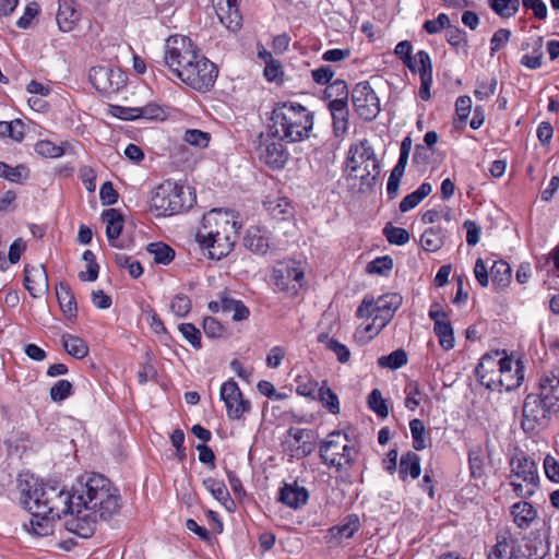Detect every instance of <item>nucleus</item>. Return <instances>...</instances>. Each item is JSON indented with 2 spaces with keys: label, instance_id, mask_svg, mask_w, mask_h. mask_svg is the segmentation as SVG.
Returning a JSON list of instances; mask_svg holds the SVG:
<instances>
[{
  "label": "nucleus",
  "instance_id": "63",
  "mask_svg": "<svg viewBox=\"0 0 559 559\" xmlns=\"http://www.w3.org/2000/svg\"><path fill=\"white\" fill-rule=\"evenodd\" d=\"M203 330L207 337L219 338L224 335L223 324L213 317H205L203 320Z\"/></svg>",
  "mask_w": 559,
  "mask_h": 559
},
{
  "label": "nucleus",
  "instance_id": "51",
  "mask_svg": "<svg viewBox=\"0 0 559 559\" xmlns=\"http://www.w3.org/2000/svg\"><path fill=\"white\" fill-rule=\"evenodd\" d=\"M491 10L501 17L514 16L520 8V0H488Z\"/></svg>",
  "mask_w": 559,
  "mask_h": 559
},
{
  "label": "nucleus",
  "instance_id": "27",
  "mask_svg": "<svg viewBox=\"0 0 559 559\" xmlns=\"http://www.w3.org/2000/svg\"><path fill=\"white\" fill-rule=\"evenodd\" d=\"M497 543L493 546L488 559H520L518 557L516 540L510 532L504 531L497 534Z\"/></svg>",
  "mask_w": 559,
  "mask_h": 559
},
{
  "label": "nucleus",
  "instance_id": "17",
  "mask_svg": "<svg viewBox=\"0 0 559 559\" xmlns=\"http://www.w3.org/2000/svg\"><path fill=\"white\" fill-rule=\"evenodd\" d=\"M219 397L225 403L227 417L231 420H239L251 409L250 401L243 399V395L234 379L222 384Z\"/></svg>",
  "mask_w": 559,
  "mask_h": 559
},
{
  "label": "nucleus",
  "instance_id": "61",
  "mask_svg": "<svg viewBox=\"0 0 559 559\" xmlns=\"http://www.w3.org/2000/svg\"><path fill=\"white\" fill-rule=\"evenodd\" d=\"M183 140L198 147H206L210 142V134L197 129H189L185 132Z\"/></svg>",
  "mask_w": 559,
  "mask_h": 559
},
{
  "label": "nucleus",
  "instance_id": "32",
  "mask_svg": "<svg viewBox=\"0 0 559 559\" xmlns=\"http://www.w3.org/2000/svg\"><path fill=\"white\" fill-rule=\"evenodd\" d=\"M524 379V364L521 360H516L515 370L513 372H507L504 374H499L497 380H490L491 386L498 391H512L519 388Z\"/></svg>",
  "mask_w": 559,
  "mask_h": 559
},
{
  "label": "nucleus",
  "instance_id": "2",
  "mask_svg": "<svg viewBox=\"0 0 559 559\" xmlns=\"http://www.w3.org/2000/svg\"><path fill=\"white\" fill-rule=\"evenodd\" d=\"M271 135L287 143L309 138L313 127V114L298 103L277 104L271 117Z\"/></svg>",
  "mask_w": 559,
  "mask_h": 559
},
{
  "label": "nucleus",
  "instance_id": "31",
  "mask_svg": "<svg viewBox=\"0 0 559 559\" xmlns=\"http://www.w3.org/2000/svg\"><path fill=\"white\" fill-rule=\"evenodd\" d=\"M102 219L106 224V236L112 247H121L116 240L123 228V217L116 209H108L102 213Z\"/></svg>",
  "mask_w": 559,
  "mask_h": 559
},
{
  "label": "nucleus",
  "instance_id": "36",
  "mask_svg": "<svg viewBox=\"0 0 559 559\" xmlns=\"http://www.w3.org/2000/svg\"><path fill=\"white\" fill-rule=\"evenodd\" d=\"M223 312L231 313L234 321L247 320L250 316L249 308L241 301L231 298L228 294H223Z\"/></svg>",
  "mask_w": 559,
  "mask_h": 559
},
{
  "label": "nucleus",
  "instance_id": "18",
  "mask_svg": "<svg viewBox=\"0 0 559 559\" xmlns=\"http://www.w3.org/2000/svg\"><path fill=\"white\" fill-rule=\"evenodd\" d=\"M237 222L228 211L212 210L203 216L202 226L199 230H218L219 235H237L238 229Z\"/></svg>",
  "mask_w": 559,
  "mask_h": 559
},
{
  "label": "nucleus",
  "instance_id": "14",
  "mask_svg": "<svg viewBox=\"0 0 559 559\" xmlns=\"http://www.w3.org/2000/svg\"><path fill=\"white\" fill-rule=\"evenodd\" d=\"M355 112L364 120L371 121L380 112V99L369 82L358 83L352 92Z\"/></svg>",
  "mask_w": 559,
  "mask_h": 559
},
{
  "label": "nucleus",
  "instance_id": "16",
  "mask_svg": "<svg viewBox=\"0 0 559 559\" xmlns=\"http://www.w3.org/2000/svg\"><path fill=\"white\" fill-rule=\"evenodd\" d=\"M195 239L202 249H206L209 258L221 260L233 250L236 235H219L218 230H198Z\"/></svg>",
  "mask_w": 559,
  "mask_h": 559
},
{
  "label": "nucleus",
  "instance_id": "6",
  "mask_svg": "<svg viewBox=\"0 0 559 559\" xmlns=\"http://www.w3.org/2000/svg\"><path fill=\"white\" fill-rule=\"evenodd\" d=\"M355 449L348 436L343 431H333L321 442L320 457L324 464L341 471L353 463Z\"/></svg>",
  "mask_w": 559,
  "mask_h": 559
},
{
  "label": "nucleus",
  "instance_id": "57",
  "mask_svg": "<svg viewBox=\"0 0 559 559\" xmlns=\"http://www.w3.org/2000/svg\"><path fill=\"white\" fill-rule=\"evenodd\" d=\"M73 386L68 380L57 381L50 389L49 395L53 402H61L72 394Z\"/></svg>",
  "mask_w": 559,
  "mask_h": 559
},
{
  "label": "nucleus",
  "instance_id": "20",
  "mask_svg": "<svg viewBox=\"0 0 559 559\" xmlns=\"http://www.w3.org/2000/svg\"><path fill=\"white\" fill-rule=\"evenodd\" d=\"M212 5L219 22L229 31L237 32L242 26V16L238 0H212Z\"/></svg>",
  "mask_w": 559,
  "mask_h": 559
},
{
  "label": "nucleus",
  "instance_id": "33",
  "mask_svg": "<svg viewBox=\"0 0 559 559\" xmlns=\"http://www.w3.org/2000/svg\"><path fill=\"white\" fill-rule=\"evenodd\" d=\"M329 109L333 119L335 136H343L348 129L349 111L347 103L329 102Z\"/></svg>",
  "mask_w": 559,
  "mask_h": 559
},
{
  "label": "nucleus",
  "instance_id": "48",
  "mask_svg": "<svg viewBox=\"0 0 559 559\" xmlns=\"http://www.w3.org/2000/svg\"><path fill=\"white\" fill-rule=\"evenodd\" d=\"M147 251L153 254L155 263L167 265L175 258V250L164 242H152Z\"/></svg>",
  "mask_w": 559,
  "mask_h": 559
},
{
  "label": "nucleus",
  "instance_id": "29",
  "mask_svg": "<svg viewBox=\"0 0 559 559\" xmlns=\"http://www.w3.org/2000/svg\"><path fill=\"white\" fill-rule=\"evenodd\" d=\"M288 433L298 444L294 450V457L302 459L310 455L314 451L316 444L313 430L302 428H290L288 430Z\"/></svg>",
  "mask_w": 559,
  "mask_h": 559
},
{
  "label": "nucleus",
  "instance_id": "44",
  "mask_svg": "<svg viewBox=\"0 0 559 559\" xmlns=\"http://www.w3.org/2000/svg\"><path fill=\"white\" fill-rule=\"evenodd\" d=\"M409 429L413 438V447L416 451H421L430 444V438L420 419L416 418L411 420Z\"/></svg>",
  "mask_w": 559,
  "mask_h": 559
},
{
  "label": "nucleus",
  "instance_id": "37",
  "mask_svg": "<svg viewBox=\"0 0 559 559\" xmlns=\"http://www.w3.org/2000/svg\"><path fill=\"white\" fill-rule=\"evenodd\" d=\"M359 525V518L356 514H349L342 524L331 527L329 534L334 538H350L358 531Z\"/></svg>",
  "mask_w": 559,
  "mask_h": 559
},
{
  "label": "nucleus",
  "instance_id": "58",
  "mask_svg": "<svg viewBox=\"0 0 559 559\" xmlns=\"http://www.w3.org/2000/svg\"><path fill=\"white\" fill-rule=\"evenodd\" d=\"M269 211L275 219H286L293 215V207L285 199L269 203Z\"/></svg>",
  "mask_w": 559,
  "mask_h": 559
},
{
  "label": "nucleus",
  "instance_id": "56",
  "mask_svg": "<svg viewBox=\"0 0 559 559\" xmlns=\"http://www.w3.org/2000/svg\"><path fill=\"white\" fill-rule=\"evenodd\" d=\"M191 307V299L182 293L177 294L170 302L171 312L180 318L186 317L190 312Z\"/></svg>",
  "mask_w": 559,
  "mask_h": 559
},
{
  "label": "nucleus",
  "instance_id": "11",
  "mask_svg": "<svg viewBox=\"0 0 559 559\" xmlns=\"http://www.w3.org/2000/svg\"><path fill=\"white\" fill-rule=\"evenodd\" d=\"M272 278L280 290L289 296H296L304 286L305 273L299 262L286 260L276 263Z\"/></svg>",
  "mask_w": 559,
  "mask_h": 559
},
{
  "label": "nucleus",
  "instance_id": "43",
  "mask_svg": "<svg viewBox=\"0 0 559 559\" xmlns=\"http://www.w3.org/2000/svg\"><path fill=\"white\" fill-rule=\"evenodd\" d=\"M399 473L404 480L407 475L417 478L420 475V459L416 453L408 452L401 457Z\"/></svg>",
  "mask_w": 559,
  "mask_h": 559
},
{
  "label": "nucleus",
  "instance_id": "10",
  "mask_svg": "<svg viewBox=\"0 0 559 559\" xmlns=\"http://www.w3.org/2000/svg\"><path fill=\"white\" fill-rule=\"evenodd\" d=\"M552 406L545 400L542 393L528 394L523 403L521 426L527 433L535 432L538 428L546 427Z\"/></svg>",
  "mask_w": 559,
  "mask_h": 559
},
{
  "label": "nucleus",
  "instance_id": "46",
  "mask_svg": "<svg viewBox=\"0 0 559 559\" xmlns=\"http://www.w3.org/2000/svg\"><path fill=\"white\" fill-rule=\"evenodd\" d=\"M420 245L425 251L436 252L443 245V235L441 228H428L420 238Z\"/></svg>",
  "mask_w": 559,
  "mask_h": 559
},
{
  "label": "nucleus",
  "instance_id": "13",
  "mask_svg": "<svg viewBox=\"0 0 559 559\" xmlns=\"http://www.w3.org/2000/svg\"><path fill=\"white\" fill-rule=\"evenodd\" d=\"M90 82L100 93L115 94L126 86L127 76L111 66H96L90 70Z\"/></svg>",
  "mask_w": 559,
  "mask_h": 559
},
{
  "label": "nucleus",
  "instance_id": "25",
  "mask_svg": "<svg viewBox=\"0 0 559 559\" xmlns=\"http://www.w3.org/2000/svg\"><path fill=\"white\" fill-rule=\"evenodd\" d=\"M308 499V490L305 487L299 486L297 481L290 484L284 483L280 490L278 501L295 510L305 506Z\"/></svg>",
  "mask_w": 559,
  "mask_h": 559
},
{
  "label": "nucleus",
  "instance_id": "30",
  "mask_svg": "<svg viewBox=\"0 0 559 559\" xmlns=\"http://www.w3.org/2000/svg\"><path fill=\"white\" fill-rule=\"evenodd\" d=\"M56 20L62 32H71L80 20V13L75 9L73 0H59Z\"/></svg>",
  "mask_w": 559,
  "mask_h": 559
},
{
  "label": "nucleus",
  "instance_id": "52",
  "mask_svg": "<svg viewBox=\"0 0 559 559\" xmlns=\"http://www.w3.org/2000/svg\"><path fill=\"white\" fill-rule=\"evenodd\" d=\"M324 94L330 102L347 103L349 93L345 81L337 79L326 86Z\"/></svg>",
  "mask_w": 559,
  "mask_h": 559
},
{
  "label": "nucleus",
  "instance_id": "40",
  "mask_svg": "<svg viewBox=\"0 0 559 559\" xmlns=\"http://www.w3.org/2000/svg\"><path fill=\"white\" fill-rule=\"evenodd\" d=\"M61 342L64 350L76 359H83L88 355L86 343L78 336L63 334Z\"/></svg>",
  "mask_w": 559,
  "mask_h": 559
},
{
  "label": "nucleus",
  "instance_id": "59",
  "mask_svg": "<svg viewBox=\"0 0 559 559\" xmlns=\"http://www.w3.org/2000/svg\"><path fill=\"white\" fill-rule=\"evenodd\" d=\"M182 336L197 349L201 348V333L192 323H181L178 326Z\"/></svg>",
  "mask_w": 559,
  "mask_h": 559
},
{
  "label": "nucleus",
  "instance_id": "55",
  "mask_svg": "<svg viewBox=\"0 0 559 559\" xmlns=\"http://www.w3.org/2000/svg\"><path fill=\"white\" fill-rule=\"evenodd\" d=\"M35 152L46 158H57L63 155L64 151L61 146L56 145L51 141L41 140L35 144Z\"/></svg>",
  "mask_w": 559,
  "mask_h": 559
},
{
  "label": "nucleus",
  "instance_id": "4",
  "mask_svg": "<svg viewBox=\"0 0 559 559\" xmlns=\"http://www.w3.org/2000/svg\"><path fill=\"white\" fill-rule=\"evenodd\" d=\"M345 173L348 179L360 181L359 191L376 183L381 167L367 140L350 145L345 160Z\"/></svg>",
  "mask_w": 559,
  "mask_h": 559
},
{
  "label": "nucleus",
  "instance_id": "23",
  "mask_svg": "<svg viewBox=\"0 0 559 559\" xmlns=\"http://www.w3.org/2000/svg\"><path fill=\"white\" fill-rule=\"evenodd\" d=\"M24 286L36 298L48 290V275L43 264L25 265Z\"/></svg>",
  "mask_w": 559,
  "mask_h": 559
},
{
  "label": "nucleus",
  "instance_id": "45",
  "mask_svg": "<svg viewBox=\"0 0 559 559\" xmlns=\"http://www.w3.org/2000/svg\"><path fill=\"white\" fill-rule=\"evenodd\" d=\"M539 390L545 400L554 407L556 402H559V372L558 376L552 374L542 379Z\"/></svg>",
  "mask_w": 559,
  "mask_h": 559
},
{
  "label": "nucleus",
  "instance_id": "15",
  "mask_svg": "<svg viewBox=\"0 0 559 559\" xmlns=\"http://www.w3.org/2000/svg\"><path fill=\"white\" fill-rule=\"evenodd\" d=\"M20 500L23 507L31 512L32 515H41V507L47 500L46 492L48 487L44 486L34 476H26L19 479Z\"/></svg>",
  "mask_w": 559,
  "mask_h": 559
},
{
  "label": "nucleus",
  "instance_id": "41",
  "mask_svg": "<svg viewBox=\"0 0 559 559\" xmlns=\"http://www.w3.org/2000/svg\"><path fill=\"white\" fill-rule=\"evenodd\" d=\"M316 397L331 414H340L341 406L338 396L330 386L326 385V381H323L322 385L318 389V395Z\"/></svg>",
  "mask_w": 559,
  "mask_h": 559
},
{
  "label": "nucleus",
  "instance_id": "9",
  "mask_svg": "<svg viewBox=\"0 0 559 559\" xmlns=\"http://www.w3.org/2000/svg\"><path fill=\"white\" fill-rule=\"evenodd\" d=\"M382 296L378 297L377 300L372 296H365L361 305L357 309V316L359 318L372 319L371 322L361 324L355 332V337L360 343H368L380 331L384 328V317L382 316V307L379 302L382 300Z\"/></svg>",
  "mask_w": 559,
  "mask_h": 559
},
{
  "label": "nucleus",
  "instance_id": "3",
  "mask_svg": "<svg viewBox=\"0 0 559 559\" xmlns=\"http://www.w3.org/2000/svg\"><path fill=\"white\" fill-rule=\"evenodd\" d=\"M195 202V194L188 186L165 180L152 192L150 210L156 216H173L189 210Z\"/></svg>",
  "mask_w": 559,
  "mask_h": 559
},
{
  "label": "nucleus",
  "instance_id": "26",
  "mask_svg": "<svg viewBox=\"0 0 559 559\" xmlns=\"http://www.w3.org/2000/svg\"><path fill=\"white\" fill-rule=\"evenodd\" d=\"M512 473L524 483L528 484L532 488L538 486L537 467L534 461L526 456H516L511 461Z\"/></svg>",
  "mask_w": 559,
  "mask_h": 559
},
{
  "label": "nucleus",
  "instance_id": "8",
  "mask_svg": "<svg viewBox=\"0 0 559 559\" xmlns=\"http://www.w3.org/2000/svg\"><path fill=\"white\" fill-rule=\"evenodd\" d=\"M218 70L215 63L199 53L186 69L178 72V79L198 92H206L214 86Z\"/></svg>",
  "mask_w": 559,
  "mask_h": 559
},
{
  "label": "nucleus",
  "instance_id": "50",
  "mask_svg": "<svg viewBox=\"0 0 559 559\" xmlns=\"http://www.w3.org/2000/svg\"><path fill=\"white\" fill-rule=\"evenodd\" d=\"M491 281L498 287H506L511 281V266L506 261H496L490 270Z\"/></svg>",
  "mask_w": 559,
  "mask_h": 559
},
{
  "label": "nucleus",
  "instance_id": "22",
  "mask_svg": "<svg viewBox=\"0 0 559 559\" xmlns=\"http://www.w3.org/2000/svg\"><path fill=\"white\" fill-rule=\"evenodd\" d=\"M412 148V139L409 136L404 138V140L401 143L400 148V158L395 167L392 169L389 180L386 182V192L390 197V199H394L399 194V188L401 183V179L404 175L409 152Z\"/></svg>",
  "mask_w": 559,
  "mask_h": 559
},
{
  "label": "nucleus",
  "instance_id": "34",
  "mask_svg": "<svg viewBox=\"0 0 559 559\" xmlns=\"http://www.w3.org/2000/svg\"><path fill=\"white\" fill-rule=\"evenodd\" d=\"M56 295L62 312L69 319L74 318L76 316L78 307L70 286L66 283H60L56 286Z\"/></svg>",
  "mask_w": 559,
  "mask_h": 559
},
{
  "label": "nucleus",
  "instance_id": "64",
  "mask_svg": "<svg viewBox=\"0 0 559 559\" xmlns=\"http://www.w3.org/2000/svg\"><path fill=\"white\" fill-rule=\"evenodd\" d=\"M496 90L497 80L495 78H491L487 81H478L477 88L475 90L474 94L477 99L484 100L492 96L496 93Z\"/></svg>",
  "mask_w": 559,
  "mask_h": 559
},
{
  "label": "nucleus",
  "instance_id": "1",
  "mask_svg": "<svg viewBox=\"0 0 559 559\" xmlns=\"http://www.w3.org/2000/svg\"><path fill=\"white\" fill-rule=\"evenodd\" d=\"M76 512L66 520L69 532L83 537H91L98 520H108L121 508L120 495L111 481L102 474L93 473L76 486Z\"/></svg>",
  "mask_w": 559,
  "mask_h": 559
},
{
  "label": "nucleus",
  "instance_id": "42",
  "mask_svg": "<svg viewBox=\"0 0 559 559\" xmlns=\"http://www.w3.org/2000/svg\"><path fill=\"white\" fill-rule=\"evenodd\" d=\"M318 342L324 344L329 350L333 352L341 364H346L349 361L350 352L348 347L340 343L337 340L330 337L329 334L320 333L318 335Z\"/></svg>",
  "mask_w": 559,
  "mask_h": 559
},
{
  "label": "nucleus",
  "instance_id": "7",
  "mask_svg": "<svg viewBox=\"0 0 559 559\" xmlns=\"http://www.w3.org/2000/svg\"><path fill=\"white\" fill-rule=\"evenodd\" d=\"M200 53L192 40L182 35L169 36L165 44L164 62L178 76Z\"/></svg>",
  "mask_w": 559,
  "mask_h": 559
},
{
  "label": "nucleus",
  "instance_id": "39",
  "mask_svg": "<svg viewBox=\"0 0 559 559\" xmlns=\"http://www.w3.org/2000/svg\"><path fill=\"white\" fill-rule=\"evenodd\" d=\"M432 191V187L428 182H424L419 186V188L407 194L400 202V211L405 213L414 207H416L426 197H428Z\"/></svg>",
  "mask_w": 559,
  "mask_h": 559
},
{
  "label": "nucleus",
  "instance_id": "5",
  "mask_svg": "<svg viewBox=\"0 0 559 559\" xmlns=\"http://www.w3.org/2000/svg\"><path fill=\"white\" fill-rule=\"evenodd\" d=\"M413 46L411 41H400L395 47V55L412 71L418 72L420 76L419 96L423 100L431 97L430 87L432 84V64L430 56L425 50H419L415 57H412Z\"/></svg>",
  "mask_w": 559,
  "mask_h": 559
},
{
  "label": "nucleus",
  "instance_id": "28",
  "mask_svg": "<svg viewBox=\"0 0 559 559\" xmlns=\"http://www.w3.org/2000/svg\"><path fill=\"white\" fill-rule=\"evenodd\" d=\"M243 246L257 254H265L270 248V236L265 228L251 226L243 237Z\"/></svg>",
  "mask_w": 559,
  "mask_h": 559
},
{
  "label": "nucleus",
  "instance_id": "12",
  "mask_svg": "<svg viewBox=\"0 0 559 559\" xmlns=\"http://www.w3.org/2000/svg\"><path fill=\"white\" fill-rule=\"evenodd\" d=\"M47 500L41 507V515L50 514V518L61 519L62 515H67V520L72 518L76 512V487L73 488V492H64L58 490L56 487L48 486L46 492Z\"/></svg>",
  "mask_w": 559,
  "mask_h": 559
},
{
  "label": "nucleus",
  "instance_id": "54",
  "mask_svg": "<svg viewBox=\"0 0 559 559\" xmlns=\"http://www.w3.org/2000/svg\"><path fill=\"white\" fill-rule=\"evenodd\" d=\"M0 136H9L14 141H22L24 138L23 122L19 119L14 121H0Z\"/></svg>",
  "mask_w": 559,
  "mask_h": 559
},
{
  "label": "nucleus",
  "instance_id": "38",
  "mask_svg": "<svg viewBox=\"0 0 559 559\" xmlns=\"http://www.w3.org/2000/svg\"><path fill=\"white\" fill-rule=\"evenodd\" d=\"M511 513L514 518V523L521 528L527 527L536 518L535 509L531 503L525 501L514 503Z\"/></svg>",
  "mask_w": 559,
  "mask_h": 559
},
{
  "label": "nucleus",
  "instance_id": "35",
  "mask_svg": "<svg viewBox=\"0 0 559 559\" xmlns=\"http://www.w3.org/2000/svg\"><path fill=\"white\" fill-rule=\"evenodd\" d=\"M546 554L543 542L538 536H528L524 539V545L518 546V557L520 559H542Z\"/></svg>",
  "mask_w": 559,
  "mask_h": 559
},
{
  "label": "nucleus",
  "instance_id": "24",
  "mask_svg": "<svg viewBox=\"0 0 559 559\" xmlns=\"http://www.w3.org/2000/svg\"><path fill=\"white\" fill-rule=\"evenodd\" d=\"M504 354V350L487 353L481 357L479 364L476 367V376L479 382L489 390L493 391L490 380H497V378H499L498 357Z\"/></svg>",
  "mask_w": 559,
  "mask_h": 559
},
{
  "label": "nucleus",
  "instance_id": "47",
  "mask_svg": "<svg viewBox=\"0 0 559 559\" xmlns=\"http://www.w3.org/2000/svg\"><path fill=\"white\" fill-rule=\"evenodd\" d=\"M203 485L211 492V495L224 506H226L228 502L234 503L224 481L209 477L203 480Z\"/></svg>",
  "mask_w": 559,
  "mask_h": 559
},
{
  "label": "nucleus",
  "instance_id": "19",
  "mask_svg": "<svg viewBox=\"0 0 559 559\" xmlns=\"http://www.w3.org/2000/svg\"><path fill=\"white\" fill-rule=\"evenodd\" d=\"M439 308V304H433L429 311V318L433 321V332L439 338L441 347L449 350L454 347V332L445 311Z\"/></svg>",
  "mask_w": 559,
  "mask_h": 559
},
{
  "label": "nucleus",
  "instance_id": "60",
  "mask_svg": "<svg viewBox=\"0 0 559 559\" xmlns=\"http://www.w3.org/2000/svg\"><path fill=\"white\" fill-rule=\"evenodd\" d=\"M409 233L402 227L386 225V240L392 245L403 246L409 241Z\"/></svg>",
  "mask_w": 559,
  "mask_h": 559
},
{
  "label": "nucleus",
  "instance_id": "49",
  "mask_svg": "<svg viewBox=\"0 0 559 559\" xmlns=\"http://www.w3.org/2000/svg\"><path fill=\"white\" fill-rule=\"evenodd\" d=\"M56 518H50V514L44 515H32L31 519V530L36 536H48L53 533V520Z\"/></svg>",
  "mask_w": 559,
  "mask_h": 559
},
{
  "label": "nucleus",
  "instance_id": "62",
  "mask_svg": "<svg viewBox=\"0 0 559 559\" xmlns=\"http://www.w3.org/2000/svg\"><path fill=\"white\" fill-rule=\"evenodd\" d=\"M367 405L380 418H384V397L379 389H373L367 397Z\"/></svg>",
  "mask_w": 559,
  "mask_h": 559
},
{
  "label": "nucleus",
  "instance_id": "53",
  "mask_svg": "<svg viewBox=\"0 0 559 559\" xmlns=\"http://www.w3.org/2000/svg\"><path fill=\"white\" fill-rule=\"evenodd\" d=\"M471 477L481 479L485 476L484 459L479 447L468 451Z\"/></svg>",
  "mask_w": 559,
  "mask_h": 559
},
{
  "label": "nucleus",
  "instance_id": "21",
  "mask_svg": "<svg viewBox=\"0 0 559 559\" xmlns=\"http://www.w3.org/2000/svg\"><path fill=\"white\" fill-rule=\"evenodd\" d=\"M260 159L272 169H282L288 162L289 154L281 140H267L259 147Z\"/></svg>",
  "mask_w": 559,
  "mask_h": 559
}]
</instances>
